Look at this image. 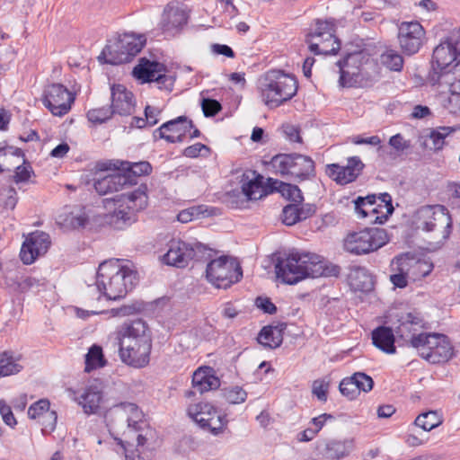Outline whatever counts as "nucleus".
<instances>
[{
	"label": "nucleus",
	"mask_w": 460,
	"mask_h": 460,
	"mask_svg": "<svg viewBox=\"0 0 460 460\" xmlns=\"http://www.w3.org/2000/svg\"><path fill=\"white\" fill-rule=\"evenodd\" d=\"M377 201L376 195H367V197H358L355 200V210L359 218H374L375 214L371 211Z\"/></svg>",
	"instance_id": "43"
},
{
	"label": "nucleus",
	"mask_w": 460,
	"mask_h": 460,
	"mask_svg": "<svg viewBox=\"0 0 460 460\" xmlns=\"http://www.w3.org/2000/svg\"><path fill=\"white\" fill-rule=\"evenodd\" d=\"M428 80L431 86H454L456 84H460V61L456 63L450 70L430 72Z\"/></svg>",
	"instance_id": "31"
},
{
	"label": "nucleus",
	"mask_w": 460,
	"mask_h": 460,
	"mask_svg": "<svg viewBox=\"0 0 460 460\" xmlns=\"http://www.w3.org/2000/svg\"><path fill=\"white\" fill-rule=\"evenodd\" d=\"M278 278L294 285L306 278H318L324 273L323 258L314 252L291 251L276 265Z\"/></svg>",
	"instance_id": "3"
},
{
	"label": "nucleus",
	"mask_w": 460,
	"mask_h": 460,
	"mask_svg": "<svg viewBox=\"0 0 460 460\" xmlns=\"http://www.w3.org/2000/svg\"><path fill=\"white\" fill-rule=\"evenodd\" d=\"M192 386L200 394L217 389L220 386V380L210 367H199L192 376Z\"/></svg>",
	"instance_id": "25"
},
{
	"label": "nucleus",
	"mask_w": 460,
	"mask_h": 460,
	"mask_svg": "<svg viewBox=\"0 0 460 460\" xmlns=\"http://www.w3.org/2000/svg\"><path fill=\"white\" fill-rule=\"evenodd\" d=\"M137 283V274L131 268L121 265L119 260H109L99 265L94 285L87 288V296L100 300L105 296L108 300L124 297Z\"/></svg>",
	"instance_id": "2"
},
{
	"label": "nucleus",
	"mask_w": 460,
	"mask_h": 460,
	"mask_svg": "<svg viewBox=\"0 0 460 460\" xmlns=\"http://www.w3.org/2000/svg\"><path fill=\"white\" fill-rule=\"evenodd\" d=\"M279 191L283 197L293 201L294 204H299L304 199L302 191L296 185L281 182Z\"/></svg>",
	"instance_id": "50"
},
{
	"label": "nucleus",
	"mask_w": 460,
	"mask_h": 460,
	"mask_svg": "<svg viewBox=\"0 0 460 460\" xmlns=\"http://www.w3.org/2000/svg\"><path fill=\"white\" fill-rule=\"evenodd\" d=\"M264 86H298V81L293 74L281 70H270L265 75Z\"/></svg>",
	"instance_id": "39"
},
{
	"label": "nucleus",
	"mask_w": 460,
	"mask_h": 460,
	"mask_svg": "<svg viewBox=\"0 0 460 460\" xmlns=\"http://www.w3.org/2000/svg\"><path fill=\"white\" fill-rule=\"evenodd\" d=\"M365 165L358 156L348 158L347 164L342 166L338 164H327L326 174L335 182L346 185L354 181L361 173Z\"/></svg>",
	"instance_id": "17"
},
{
	"label": "nucleus",
	"mask_w": 460,
	"mask_h": 460,
	"mask_svg": "<svg viewBox=\"0 0 460 460\" xmlns=\"http://www.w3.org/2000/svg\"><path fill=\"white\" fill-rule=\"evenodd\" d=\"M353 448V439L331 440L325 444L323 454L328 459L340 460L348 456Z\"/></svg>",
	"instance_id": "36"
},
{
	"label": "nucleus",
	"mask_w": 460,
	"mask_h": 460,
	"mask_svg": "<svg viewBox=\"0 0 460 460\" xmlns=\"http://www.w3.org/2000/svg\"><path fill=\"white\" fill-rule=\"evenodd\" d=\"M166 67L157 61H151L146 58L139 59L138 64L134 67L132 75L141 84L157 82L166 83Z\"/></svg>",
	"instance_id": "20"
},
{
	"label": "nucleus",
	"mask_w": 460,
	"mask_h": 460,
	"mask_svg": "<svg viewBox=\"0 0 460 460\" xmlns=\"http://www.w3.org/2000/svg\"><path fill=\"white\" fill-rule=\"evenodd\" d=\"M75 93L68 88H50L42 98L43 105L54 115L62 117L71 110Z\"/></svg>",
	"instance_id": "18"
},
{
	"label": "nucleus",
	"mask_w": 460,
	"mask_h": 460,
	"mask_svg": "<svg viewBox=\"0 0 460 460\" xmlns=\"http://www.w3.org/2000/svg\"><path fill=\"white\" fill-rule=\"evenodd\" d=\"M17 156L23 157V153L20 148L13 146H7L0 148V171H9L10 169L6 166V161L8 157Z\"/></svg>",
	"instance_id": "56"
},
{
	"label": "nucleus",
	"mask_w": 460,
	"mask_h": 460,
	"mask_svg": "<svg viewBox=\"0 0 460 460\" xmlns=\"http://www.w3.org/2000/svg\"><path fill=\"white\" fill-rule=\"evenodd\" d=\"M381 63L392 71H401L403 66L402 57L394 49H387L380 56Z\"/></svg>",
	"instance_id": "45"
},
{
	"label": "nucleus",
	"mask_w": 460,
	"mask_h": 460,
	"mask_svg": "<svg viewBox=\"0 0 460 460\" xmlns=\"http://www.w3.org/2000/svg\"><path fill=\"white\" fill-rule=\"evenodd\" d=\"M440 423L441 421L437 412L432 411L420 414L414 421L415 426L421 428L425 431H430Z\"/></svg>",
	"instance_id": "46"
},
{
	"label": "nucleus",
	"mask_w": 460,
	"mask_h": 460,
	"mask_svg": "<svg viewBox=\"0 0 460 460\" xmlns=\"http://www.w3.org/2000/svg\"><path fill=\"white\" fill-rule=\"evenodd\" d=\"M388 242L385 229L371 227L348 234L343 241V247L351 254L364 255L379 250Z\"/></svg>",
	"instance_id": "6"
},
{
	"label": "nucleus",
	"mask_w": 460,
	"mask_h": 460,
	"mask_svg": "<svg viewBox=\"0 0 460 460\" xmlns=\"http://www.w3.org/2000/svg\"><path fill=\"white\" fill-rule=\"evenodd\" d=\"M128 183V177L125 174L117 172L95 181L94 189L100 195H106L108 193L123 190Z\"/></svg>",
	"instance_id": "27"
},
{
	"label": "nucleus",
	"mask_w": 460,
	"mask_h": 460,
	"mask_svg": "<svg viewBox=\"0 0 460 460\" xmlns=\"http://www.w3.org/2000/svg\"><path fill=\"white\" fill-rule=\"evenodd\" d=\"M388 145L391 147L390 150L385 146H378V155L393 161L400 156L408 155L412 148L411 141L406 139L401 133L392 136L388 140Z\"/></svg>",
	"instance_id": "24"
},
{
	"label": "nucleus",
	"mask_w": 460,
	"mask_h": 460,
	"mask_svg": "<svg viewBox=\"0 0 460 460\" xmlns=\"http://www.w3.org/2000/svg\"><path fill=\"white\" fill-rule=\"evenodd\" d=\"M314 212V206L311 204H304L301 207L298 204L287 205L282 211V221L287 226H293L312 217Z\"/></svg>",
	"instance_id": "29"
},
{
	"label": "nucleus",
	"mask_w": 460,
	"mask_h": 460,
	"mask_svg": "<svg viewBox=\"0 0 460 460\" xmlns=\"http://www.w3.org/2000/svg\"><path fill=\"white\" fill-rule=\"evenodd\" d=\"M424 34L420 22H402L398 31V41L402 51L408 55L417 53L422 44Z\"/></svg>",
	"instance_id": "16"
},
{
	"label": "nucleus",
	"mask_w": 460,
	"mask_h": 460,
	"mask_svg": "<svg viewBox=\"0 0 460 460\" xmlns=\"http://www.w3.org/2000/svg\"><path fill=\"white\" fill-rule=\"evenodd\" d=\"M329 382L324 379L314 380L312 385V393L321 402L327 401Z\"/></svg>",
	"instance_id": "57"
},
{
	"label": "nucleus",
	"mask_w": 460,
	"mask_h": 460,
	"mask_svg": "<svg viewBox=\"0 0 460 460\" xmlns=\"http://www.w3.org/2000/svg\"><path fill=\"white\" fill-rule=\"evenodd\" d=\"M208 91H202L201 96V108L205 117H213L217 114L221 109V104L209 97L207 96Z\"/></svg>",
	"instance_id": "48"
},
{
	"label": "nucleus",
	"mask_w": 460,
	"mask_h": 460,
	"mask_svg": "<svg viewBox=\"0 0 460 460\" xmlns=\"http://www.w3.org/2000/svg\"><path fill=\"white\" fill-rule=\"evenodd\" d=\"M460 55V30H453L433 50L431 72H442L452 68V62Z\"/></svg>",
	"instance_id": "12"
},
{
	"label": "nucleus",
	"mask_w": 460,
	"mask_h": 460,
	"mask_svg": "<svg viewBox=\"0 0 460 460\" xmlns=\"http://www.w3.org/2000/svg\"><path fill=\"white\" fill-rule=\"evenodd\" d=\"M31 172L32 170L30 164H23L16 166L13 176L14 181L17 183L27 181L31 178Z\"/></svg>",
	"instance_id": "61"
},
{
	"label": "nucleus",
	"mask_w": 460,
	"mask_h": 460,
	"mask_svg": "<svg viewBox=\"0 0 460 460\" xmlns=\"http://www.w3.org/2000/svg\"><path fill=\"white\" fill-rule=\"evenodd\" d=\"M51 244L49 234L35 231L25 238L20 252L21 261L25 265L32 264L39 257L43 256Z\"/></svg>",
	"instance_id": "15"
},
{
	"label": "nucleus",
	"mask_w": 460,
	"mask_h": 460,
	"mask_svg": "<svg viewBox=\"0 0 460 460\" xmlns=\"http://www.w3.org/2000/svg\"><path fill=\"white\" fill-rule=\"evenodd\" d=\"M377 201L371 210L375 214L374 218L367 221L369 224H384L394 212L392 197L385 192L376 196Z\"/></svg>",
	"instance_id": "32"
},
{
	"label": "nucleus",
	"mask_w": 460,
	"mask_h": 460,
	"mask_svg": "<svg viewBox=\"0 0 460 460\" xmlns=\"http://www.w3.org/2000/svg\"><path fill=\"white\" fill-rule=\"evenodd\" d=\"M187 414L201 429L208 430L215 436L222 434L228 424L226 415L218 411L214 405L207 402L190 404L187 408Z\"/></svg>",
	"instance_id": "10"
},
{
	"label": "nucleus",
	"mask_w": 460,
	"mask_h": 460,
	"mask_svg": "<svg viewBox=\"0 0 460 460\" xmlns=\"http://www.w3.org/2000/svg\"><path fill=\"white\" fill-rule=\"evenodd\" d=\"M112 335L122 363L134 368H143L149 364L152 333L145 321H127L119 325Z\"/></svg>",
	"instance_id": "1"
},
{
	"label": "nucleus",
	"mask_w": 460,
	"mask_h": 460,
	"mask_svg": "<svg viewBox=\"0 0 460 460\" xmlns=\"http://www.w3.org/2000/svg\"><path fill=\"white\" fill-rule=\"evenodd\" d=\"M143 423V412L135 403H121L110 412L109 425L111 429L127 427L129 431H137Z\"/></svg>",
	"instance_id": "14"
},
{
	"label": "nucleus",
	"mask_w": 460,
	"mask_h": 460,
	"mask_svg": "<svg viewBox=\"0 0 460 460\" xmlns=\"http://www.w3.org/2000/svg\"><path fill=\"white\" fill-rule=\"evenodd\" d=\"M453 131L454 129L449 127H441L432 130L429 135V138L432 142L429 148L435 151L441 150L445 145V138Z\"/></svg>",
	"instance_id": "47"
},
{
	"label": "nucleus",
	"mask_w": 460,
	"mask_h": 460,
	"mask_svg": "<svg viewBox=\"0 0 460 460\" xmlns=\"http://www.w3.org/2000/svg\"><path fill=\"white\" fill-rule=\"evenodd\" d=\"M206 277L216 288H227L242 279L243 271L235 259L220 256L207 265Z\"/></svg>",
	"instance_id": "9"
},
{
	"label": "nucleus",
	"mask_w": 460,
	"mask_h": 460,
	"mask_svg": "<svg viewBox=\"0 0 460 460\" xmlns=\"http://www.w3.org/2000/svg\"><path fill=\"white\" fill-rule=\"evenodd\" d=\"M242 190L250 200L260 199L268 193L266 188L263 186V178L261 175H257L253 179L243 182Z\"/></svg>",
	"instance_id": "40"
},
{
	"label": "nucleus",
	"mask_w": 460,
	"mask_h": 460,
	"mask_svg": "<svg viewBox=\"0 0 460 460\" xmlns=\"http://www.w3.org/2000/svg\"><path fill=\"white\" fill-rule=\"evenodd\" d=\"M100 62L111 65H119L129 62L128 52L125 51L119 37L113 41L110 40L105 46L100 56Z\"/></svg>",
	"instance_id": "26"
},
{
	"label": "nucleus",
	"mask_w": 460,
	"mask_h": 460,
	"mask_svg": "<svg viewBox=\"0 0 460 460\" xmlns=\"http://www.w3.org/2000/svg\"><path fill=\"white\" fill-rule=\"evenodd\" d=\"M283 133L286 138L292 143H302V137L300 135V128L292 124H285L282 126Z\"/></svg>",
	"instance_id": "59"
},
{
	"label": "nucleus",
	"mask_w": 460,
	"mask_h": 460,
	"mask_svg": "<svg viewBox=\"0 0 460 460\" xmlns=\"http://www.w3.org/2000/svg\"><path fill=\"white\" fill-rule=\"evenodd\" d=\"M146 185H140L132 191L117 194L112 198L115 204L113 217L124 225L135 221L137 213L147 207L148 196Z\"/></svg>",
	"instance_id": "7"
},
{
	"label": "nucleus",
	"mask_w": 460,
	"mask_h": 460,
	"mask_svg": "<svg viewBox=\"0 0 460 460\" xmlns=\"http://www.w3.org/2000/svg\"><path fill=\"white\" fill-rule=\"evenodd\" d=\"M257 340L264 347L278 348L283 341L282 331L278 327L265 326L260 332Z\"/></svg>",
	"instance_id": "38"
},
{
	"label": "nucleus",
	"mask_w": 460,
	"mask_h": 460,
	"mask_svg": "<svg viewBox=\"0 0 460 460\" xmlns=\"http://www.w3.org/2000/svg\"><path fill=\"white\" fill-rule=\"evenodd\" d=\"M188 18L187 9L182 4L170 3L164 9L159 25L164 33L174 35L186 25Z\"/></svg>",
	"instance_id": "19"
},
{
	"label": "nucleus",
	"mask_w": 460,
	"mask_h": 460,
	"mask_svg": "<svg viewBox=\"0 0 460 460\" xmlns=\"http://www.w3.org/2000/svg\"><path fill=\"white\" fill-rule=\"evenodd\" d=\"M409 266V263L402 264V268L400 269L401 272L397 274H393L390 277L391 282L397 288H405L408 284L407 275L408 272H404L405 267Z\"/></svg>",
	"instance_id": "62"
},
{
	"label": "nucleus",
	"mask_w": 460,
	"mask_h": 460,
	"mask_svg": "<svg viewBox=\"0 0 460 460\" xmlns=\"http://www.w3.org/2000/svg\"><path fill=\"white\" fill-rule=\"evenodd\" d=\"M111 89V109L115 114L128 116L134 113L136 99L128 88Z\"/></svg>",
	"instance_id": "23"
},
{
	"label": "nucleus",
	"mask_w": 460,
	"mask_h": 460,
	"mask_svg": "<svg viewBox=\"0 0 460 460\" xmlns=\"http://www.w3.org/2000/svg\"><path fill=\"white\" fill-rule=\"evenodd\" d=\"M192 128V120L186 116H180L164 123L156 132L160 138L165 139L169 143H177L182 142Z\"/></svg>",
	"instance_id": "21"
},
{
	"label": "nucleus",
	"mask_w": 460,
	"mask_h": 460,
	"mask_svg": "<svg viewBox=\"0 0 460 460\" xmlns=\"http://www.w3.org/2000/svg\"><path fill=\"white\" fill-rule=\"evenodd\" d=\"M4 199V205L5 208L13 209L17 203V192L14 188L8 187L4 190L3 193Z\"/></svg>",
	"instance_id": "64"
},
{
	"label": "nucleus",
	"mask_w": 460,
	"mask_h": 460,
	"mask_svg": "<svg viewBox=\"0 0 460 460\" xmlns=\"http://www.w3.org/2000/svg\"><path fill=\"white\" fill-rule=\"evenodd\" d=\"M305 42L315 55L336 54L341 48L335 36V25L332 20H316L314 28L306 34Z\"/></svg>",
	"instance_id": "8"
},
{
	"label": "nucleus",
	"mask_w": 460,
	"mask_h": 460,
	"mask_svg": "<svg viewBox=\"0 0 460 460\" xmlns=\"http://www.w3.org/2000/svg\"><path fill=\"white\" fill-rule=\"evenodd\" d=\"M152 437V430H146L144 434L140 433L137 436V448L135 452L130 450L119 440V444L125 451L126 460H146V452L149 449V440Z\"/></svg>",
	"instance_id": "37"
},
{
	"label": "nucleus",
	"mask_w": 460,
	"mask_h": 460,
	"mask_svg": "<svg viewBox=\"0 0 460 460\" xmlns=\"http://www.w3.org/2000/svg\"><path fill=\"white\" fill-rule=\"evenodd\" d=\"M49 410V401L47 399H40L29 407L28 416L30 419L38 420L42 418V416Z\"/></svg>",
	"instance_id": "53"
},
{
	"label": "nucleus",
	"mask_w": 460,
	"mask_h": 460,
	"mask_svg": "<svg viewBox=\"0 0 460 460\" xmlns=\"http://www.w3.org/2000/svg\"><path fill=\"white\" fill-rule=\"evenodd\" d=\"M19 358H15L11 352L4 351L0 354V377L18 374L22 366L19 363Z\"/></svg>",
	"instance_id": "41"
},
{
	"label": "nucleus",
	"mask_w": 460,
	"mask_h": 460,
	"mask_svg": "<svg viewBox=\"0 0 460 460\" xmlns=\"http://www.w3.org/2000/svg\"><path fill=\"white\" fill-rule=\"evenodd\" d=\"M128 171L137 176L147 175L151 172L152 166L148 162H138L131 164Z\"/></svg>",
	"instance_id": "63"
},
{
	"label": "nucleus",
	"mask_w": 460,
	"mask_h": 460,
	"mask_svg": "<svg viewBox=\"0 0 460 460\" xmlns=\"http://www.w3.org/2000/svg\"><path fill=\"white\" fill-rule=\"evenodd\" d=\"M167 252L163 256V262L177 267L184 268L189 262L198 256V252L205 250V247L199 243H190L182 240H171L167 244Z\"/></svg>",
	"instance_id": "13"
},
{
	"label": "nucleus",
	"mask_w": 460,
	"mask_h": 460,
	"mask_svg": "<svg viewBox=\"0 0 460 460\" xmlns=\"http://www.w3.org/2000/svg\"><path fill=\"white\" fill-rule=\"evenodd\" d=\"M350 287L358 291L368 292L374 288L371 273L364 267H355L349 275Z\"/></svg>",
	"instance_id": "33"
},
{
	"label": "nucleus",
	"mask_w": 460,
	"mask_h": 460,
	"mask_svg": "<svg viewBox=\"0 0 460 460\" xmlns=\"http://www.w3.org/2000/svg\"><path fill=\"white\" fill-rule=\"evenodd\" d=\"M400 323L396 327V333L399 337L408 342L411 336L419 333V330L423 327V320L417 313H408L399 320Z\"/></svg>",
	"instance_id": "30"
},
{
	"label": "nucleus",
	"mask_w": 460,
	"mask_h": 460,
	"mask_svg": "<svg viewBox=\"0 0 460 460\" xmlns=\"http://www.w3.org/2000/svg\"><path fill=\"white\" fill-rule=\"evenodd\" d=\"M85 414H98L102 410L105 399L100 385H88L75 398Z\"/></svg>",
	"instance_id": "22"
},
{
	"label": "nucleus",
	"mask_w": 460,
	"mask_h": 460,
	"mask_svg": "<svg viewBox=\"0 0 460 460\" xmlns=\"http://www.w3.org/2000/svg\"><path fill=\"white\" fill-rule=\"evenodd\" d=\"M270 165L276 174L297 182L312 180L316 174L312 157L297 153L277 155Z\"/></svg>",
	"instance_id": "4"
},
{
	"label": "nucleus",
	"mask_w": 460,
	"mask_h": 460,
	"mask_svg": "<svg viewBox=\"0 0 460 460\" xmlns=\"http://www.w3.org/2000/svg\"><path fill=\"white\" fill-rule=\"evenodd\" d=\"M418 228L426 232L442 227V239H448L452 231V218L446 207L442 205L423 206L415 214Z\"/></svg>",
	"instance_id": "11"
},
{
	"label": "nucleus",
	"mask_w": 460,
	"mask_h": 460,
	"mask_svg": "<svg viewBox=\"0 0 460 460\" xmlns=\"http://www.w3.org/2000/svg\"><path fill=\"white\" fill-rule=\"evenodd\" d=\"M373 344L387 354L395 353L394 335L391 328L380 326L372 332Z\"/></svg>",
	"instance_id": "34"
},
{
	"label": "nucleus",
	"mask_w": 460,
	"mask_h": 460,
	"mask_svg": "<svg viewBox=\"0 0 460 460\" xmlns=\"http://www.w3.org/2000/svg\"><path fill=\"white\" fill-rule=\"evenodd\" d=\"M297 93V88H261V97L269 108H276L290 100Z\"/></svg>",
	"instance_id": "28"
},
{
	"label": "nucleus",
	"mask_w": 460,
	"mask_h": 460,
	"mask_svg": "<svg viewBox=\"0 0 460 460\" xmlns=\"http://www.w3.org/2000/svg\"><path fill=\"white\" fill-rule=\"evenodd\" d=\"M352 379L355 381L359 393L361 391L367 393L373 388L374 381L372 377L365 373L357 372L352 375Z\"/></svg>",
	"instance_id": "55"
},
{
	"label": "nucleus",
	"mask_w": 460,
	"mask_h": 460,
	"mask_svg": "<svg viewBox=\"0 0 460 460\" xmlns=\"http://www.w3.org/2000/svg\"><path fill=\"white\" fill-rule=\"evenodd\" d=\"M106 365L102 349L100 346L93 345L89 349L88 353L85 355V372H91L93 369L102 367Z\"/></svg>",
	"instance_id": "44"
},
{
	"label": "nucleus",
	"mask_w": 460,
	"mask_h": 460,
	"mask_svg": "<svg viewBox=\"0 0 460 460\" xmlns=\"http://www.w3.org/2000/svg\"><path fill=\"white\" fill-rule=\"evenodd\" d=\"M39 422L41 424L42 430L46 432H51L55 429L58 415L54 410H49L42 416V418L38 419Z\"/></svg>",
	"instance_id": "58"
},
{
	"label": "nucleus",
	"mask_w": 460,
	"mask_h": 460,
	"mask_svg": "<svg viewBox=\"0 0 460 460\" xmlns=\"http://www.w3.org/2000/svg\"><path fill=\"white\" fill-rule=\"evenodd\" d=\"M113 113L112 109L108 107L92 109L87 112V119L92 123L102 124L109 120Z\"/></svg>",
	"instance_id": "52"
},
{
	"label": "nucleus",
	"mask_w": 460,
	"mask_h": 460,
	"mask_svg": "<svg viewBox=\"0 0 460 460\" xmlns=\"http://www.w3.org/2000/svg\"><path fill=\"white\" fill-rule=\"evenodd\" d=\"M121 44L123 45L125 51L128 52V60L140 52L146 43V38L144 35L136 36L133 33H125L119 36Z\"/></svg>",
	"instance_id": "42"
},
{
	"label": "nucleus",
	"mask_w": 460,
	"mask_h": 460,
	"mask_svg": "<svg viewBox=\"0 0 460 460\" xmlns=\"http://www.w3.org/2000/svg\"><path fill=\"white\" fill-rule=\"evenodd\" d=\"M339 389L341 394L349 400L356 399L359 395L358 389L357 388L355 381L352 379V376L342 379L340 383Z\"/></svg>",
	"instance_id": "54"
},
{
	"label": "nucleus",
	"mask_w": 460,
	"mask_h": 460,
	"mask_svg": "<svg viewBox=\"0 0 460 460\" xmlns=\"http://www.w3.org/2000/svg\"><path fill=\"white\" fill-rule=\"evenodd\" d=\"M88 221V217L82 209L64 211L57 217V223L64 230H72L84 227Z\"/></svg>",
	"instance_id": "35"
},
{
	"label": "nucleus",
	"mask_w": 460,
	"mask_h": 460,
	"mask_svg": "<svg viewBox=\"0 0 460 460\" xmlns=\"http://www.w3.org/2000/svg\"><path fill=\"white\" fill-rule=\"evenodd\" d=\"M207 212L208 208L205 206H193L181 210L178 214L177 219L181 223H188L204 216Z\"/></svg>",
	"instance_id": "51"
},
{
	"label": "nucleus",
	"mask_w": 460,
	"mask_h": 460,
	"mask_svg": "<svg viewBox=\"0 0 460 460\" xmlns=\"http://www.w3.org/2000/svg\"><path fill=\"white\" fill-rule=\"evenodd\" d=\"M223 396L231 404H239L245 402L247 393L240 386H233L223 390Z\"/></svg>",
	"instance_id": "49"
},
{
	"label": "nucleus",
	"mask_w": 460,
	"mask_h": 460,
	"mask_svg": "<svg viewBox=\"0 0 460 460\" xmlns=\"http://www.w3.org/2000/svg\"><path fill=\"white\" fill-rule=\"evenodd\" d=\"M0 413L6 425L12 428L16 425L17 421L13 414L12 409L6 404L4 400H0Z\"/></svg>",
	"instance_id": "60"
},
{
	"label": "nucleus",
	"mask_w": 460,
	"mask_h": 460,
	"mask_svg": "<svg viewBox=\"0 0 460 460\" xmlns=\"http://www.w3.org/2000/svg\"><path fill=\"white\" fill-rule=\"evenodd\" d=\"M408 342L422 358L433 364L445 362L452 356V346L443 334L419 332L411 336Z\"/></svg>",
	"instance_id": "5"
}]
</instances>
